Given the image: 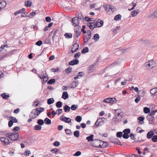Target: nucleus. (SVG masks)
Returning a JSON list of instances; mask_svg holds the SVG:
<instances>
[{"label": "nucleus", "instance_id": "nucleus-1", "mask_svg": "<svg viewBox=\"0 0 157 157\" xmlns=\"http://www.w3.org/2000/svg\"><path fill=\"white\" fill-rule=\"evenodd\" d=\"M6 136L12 140L15 141L19 139V134L17 133H8L6 134Z\"/></svg>", "mask_w": 157, "mask_h": 157}, {"label": "nucleus", "instance_id": "nucleus-2", "mask_svg": "<svg viewBox=\"0 0 157 157\" xmlns=\"http://www.w3.org/2000/svg\"><path fill=\"white\" fill-rule=\"evenodd\" d=\"M103 143L102 141L98 139H95L92 142L91 145L95 147H100L101 146V144Z\"/></svg>", "mask_w": 157, "mask_h": 157}, {"label": "nucleus", "instance_id": "nucleus-3", "mask_svg": "<svg viewBox=\"0 0 157 157\" xmlns=\"http://www.w3.org/2000/svg\"><path fill=\"white\" fill-rule=\"evenodd\" d=\"M94 21L96 27H100L103 25V21L100 19H96L94 20Z\"/></svg>", "mask_w": 157, "mask_h": 157}, {"label": "nucleus", "instance_id": "nucleus-4", "mask_svg": "<svg viewBox=\"0 0 157 157\" xmlns=\"http://www.w3.org/2000/svg\"><path fill=\"white\" fill-rule=\"evenodd\" d=\"M155 62L152 60H150L145 63L144 66H148L149 67L152 68L155 67Z\"/></svg>", "mask_w": 157, "mask_h": 157}, {"label": "nucleus", "instance_id": "nucleus-5", "mask_svg": "<svg viewBox=\"0 0 157 157\" xmlns=\"http://www.w3.org/2000/svg\"><path fill=\"white\" fill-rule=\"evenodd\" d=\"M71 22L74 26H78L79 24V20L77 17H74L72 19Z\"/></svg>", "mask_w": 157, "mask_h": 157}, {"label": "nucleus", "instance_id": "nucleus-6", "mask_svg": "<svg viewBox=\"0 0 157 157\" xmlns=\"http://www.w3.org/2000/svg\"><path fill=\"white\" fill-rule=\"evenodd\" d=\"M60 120L67 123H69L71 121V119L63 115L60 117Z\"/></svg>", "mask_w": 157, "mask_h": 157}, {"label": "nucleus", "instance_id": "nucleus-7", "mask_svg": "<svg viewBox=\"0 0 157 157\" xmlns=\"http://www.w3.org/2000/svg\"><path fill=\"white\" fill-rule=\"evenodd\" d=\"M38 115H37V113L35 109L32 110L31 112V114L30 115L29 117L31 118L34 119L37 117Z\"/></svg>", "mask_w": 157, "mask_h": 157}, {"label": "nucleus", "instance_id": "nucleus-8", "mask_svg": "<svg viewBox=\"0 0 157 157\" xmlns=\"http://www.w3.org/2000/svg\"><path fill=\"white\" fill-rule=\"evenodd\" d=\"M1 141L4 143L5 145H7L9 143V140L7 138L1 137L0 138Z\"/></svg>", "mask_w": 157, "mask_h": 157}, {"label": "nucleus", "instance_id": "nucleus-9", "mask_svg": "<svg viewBox=\"0 0 157 157\" xmlns=\"http://www.w3.org/2000/svg\"><path fill=\"white\" fill-rule=\"evenodd\" d=\"M79 62V61L78 60L73 59L69 63V65H74L78 64Z\"/></svg>", "mask_w": 157, "mask_h": 157}, {"label": "nucleus", "instance_id": "nucleus-10", "mask_svg": "<svg viewBox=\"0 0 157 157\" xmlns=\"http://www.w3.org/2000/svg\"><path fill=\"white\" fill-rule=\"evenodd\" d=\"M87 25L90 28V29H93L94 28H96L94 21L93 22H88Z\"/></svg>", "mask_w": 157, "mask_h": 157}, {"label": "nucleus", "instance_id": "nucleus-11", "mask_svg": "<svg viewBox=\"0 0 157 157\" xmlns=\"http://www.w3.org/2000/svg\"><path fill=\"white\" fill-rule=\"evenodd\" d=\"M154 134V133L152 131H150L148 132L147 134V138L150 139L151 138H152Z\"/></svg>", "mask_w": 157, "mask_h": 157}, {"label": "nucleus", "instance_id": "nucleus-12", "mask_svg": "<svg viewBox=\"0 0 157 157\" xmlns=\"http://www.w3.org/2000/svg\"><path fill=\"white\" fill-rule=\"evenodd\" d=\"M116 100L115 98H109V103H110L111 105L116 103Z\"/></svg>", "mask_w": 157, "mask_h": 157}, {"label": "nucleus", "instance_id": "nucleus-13", "mask_svg": "<svg viewBox=\"0 0 157 157\" xmlns=\"http://www.w3.org/2000/svg\"><path fill=\"white\" fill-rule=\"evenodd\" d=\"M123 117H124L122 115H120V113H118L117 114V117H116L115 120H116V121H121V120L123 119Z\"/></svg>", "mask_w": 157, "mask_h": 157}, {"label": "nucleus", "instance_id": "nucleus-14", "mask_svg": "<svg viewBox=\"0 0 157 157\" xmlns=\"http://www.w3.org/2000/svg\"><path fill=\"white\" fill-rule=\"evenodd\" d=\"M36 113L37 115H39L44 110V109L42 107L38 108L36 109H35Z\"/></svg>", "mask_w": 157, "mask_h": 157}, {"label": "nucleus", "instance_id": "nucleus-15", "mask_svg": "<svg viewBox=\"0 0 157 157\" xmlns=\"http://www.w3.org/2000/svg\"><path fill=\"white\" fill-rule=\"evenodd\" d=\"M149 17H151L152 18H157V9L154 13H152L150 14Z\"/></svg>", "mask_w": 157, "mask_h": 157}, {"label": "nucleus", "instance_id": "nucleus-16", "mask_svg": "<svg viewBox=\"0 0 157 157\" xmlns=\"http://www.w3.org/2000/svg\"><path fill=\"white\" fill-rule=\"evenodd\" d=\"M140 12V10L138 9L136 10H134L132 11L131 13V15L132 17H134L136 16Z\"/></svg>", "mask_w": 157, "mask_h": 157}, {"label": "nucleus", "instance_id": "nucleus-17", "mask_svg": "<svg viewBox=\"0 0 157 157\" xmlns=\"http://www.w3.org/2000/svg\"><path fill=\"white\" fill-rule=\"evenodd\" d=\"M144 117H138L137 118V119L139 120L138 122V123L140 124H143L144 122L143 121L144 120Z\"/></svg>", "mask_w": 157, "mask_h": 157}, {"label": "nucleus", "instance_id": "nucleus-18", "mask_svg": "<svg viewBox=\"0 0 157 157\" xmlns=\"http://www.w3.org/2000/svg\"><path fill=\"white\" fill-rule=\"evenodd\" d=\"M146 118L149 121L154 122L153 121L154 119V117H153V116H150V115L148 114L147 115Z\"/></svg>", "mask_w": 157, "mask_h": 157}, {"label": "nucleus", "instance_id": "nucleus-19", "mask_svg": "<svg viewBox=\"0 0 157 157\" xmlns=\"http://www.w3.org/2000/svg\"><path fill=\"white\" fill-rule=\"evenodd\" d=\"M0 4L1 5V6L0 7V8H1V10H2L5 7L6 5V3L5 1H2V2H0Z\"/></svg>", "mask_w": 157, "mask_h": 157}, {"label": "nucleus", "instance_id": "nucleus-20", "mask_svg": "<svg viewBox=\"0 0 157 157\" xmlns=\"http://www.w3.org/2000/svg\"><path fill=\"white\" fill-rule=\"evenodd\" d=\"M15 51V49L13 50L12 51H10L7 53H5L4 55L5 56V58L6 57H8L10 56L13 54V52Z\"/></svg>", "mask_w": 157, "mask_h": 157}, {"label": "nucleus", "instance_id": "nucleus-21", "mask_svg": "<svg viewBox=\"0 0 157 157\" xmlns=\"http://www.w3.org/2000/svg\"><path fill=\"white\" fill-rule=\"evenodd\" d=\"M62 97L65 100L68 97V95L67 92L66 91L63 92Z\"/></svg>", "mask_w": 157, "mask_h": 157}, {"label": "nucleus", "instance_id": "nucleus-22", "mask_svg": "<svg viewBox=\"0 0 157 157\" xmlns=\"http://www.w3.org/2000/svg\"><path fill=\"white\" fill-rule=\"evenodd\" d=\"M144 95L145 94L144 91L143 90H140L139 91L137 95H138V96L140 97H143L144 96Z\"/></svg>", "mask_w": 157, "mask_h": 157}, {"label": "nucleus", "instance_id": "nucleus-23", "mask_svg": "<svg viewBox=\"0 0 157 157\" xmlns=\"http://www.w3.org/2000/svg\"><path fill=\"white\" fill-rule=\"evenodd\" d=\"M71 108L67 105H65L63 108V109L65 112L67 113L69 112Z\"/></svg>", "mask_w": 157, "mask_h": 157}, {"label": "nucleus", "instance_id": "nucleus-24", "mask_svg": "<svg viewBox=\"0 0 157 157\" xmlns=\"http://www.w3.org/2000/svg\"><path fill=\"white\" fill-rule=\"evenodd\" d=\"M121 16L120 14H118L115 16L114 17V20L117 21L121 19Z\"/></svg>", "mask_w": 157, "mask_h": 157}, {"label": "nucleus", "instance_id": "nucleus-25", "mask_svg": "<svg viewBox=\"0 0 157 157\" xmlns=\"http://www.w3.org/2000/svg\"><path fill=\"white\" fill-rule=\"evenodd\" d=\"M115 11L114 7L111 5H109V12L113 13Z\"/></svg>", "mask_w": 157, "mask_h": 157}, {"label": "nucleus", "instance_id": "nucleus-26", "mask_svg": "<svg viewBox=\"0 0 157 157\" xmlns=\"http://www.w3.org/2000/svg\"><path fill=\"white\" fill-rule=\"evenodd\" d=\"M94 136L93 134L90 135L89 136L87 137L86 138V139L89 142H90L91 141H93V137H94Z\"/></svg>", "mask_w": 157, "mask_h": 157}, {"label": "nucleus", "instance_id": "nucleus-27", "mask_svg": "<svg viewBox=\"0 0 157 157\" xmlns=\"http://www.w3.org/2000/svg\"><path fill=\"white\" fill-rule=\"evenodd\" d=\"M157 92V88H153L151 89L150 91V93L152 95L155 94Z\"/></svg>", "mask_w": 157, "mask_h": 157}, {"label": "nucleus", "instance_id": "nucleus-28", "mask_svg": "<svg viewBox=\"0 0 157 157\" xmlns=\"http://www.w3.org/2000/svg\"><path fill=\"white\" fill-rule=\"evenodd\" d=\"M64 36L67 39L71 38L72 37V34L69 33L65 34Z\"/></svg>", "mask_w": 157, "mask_h": 157}, {"label": "nucleus", "instance_id": "nucleus-29", "mask_svg": "<svg viewBox=\"0 0 157 157\" xmlns=\"http://www.w3.org/2000/svg\"><path fill=\"white\" fill-rule=\"evenodd\" d=\"M1 96L4 99H8L9 97V94H6V93L2 94Z\"/></svg>", "mask_w": 157, "mask_h": 157}, {"label": "nucleus", "instance_id": "nucleus-30", "mask_svg": "<svg viewBox=\"0 0 157 157\" xmlns=\"http://www.w3.org/2000/svg\"><path fill=\"white\" fill-rule=\"evenodd\" d=\"M78 18V19H80L81 20L83 21L84 20V17L82 15V14L81 13H78V17H77Z\"/></svg>", "mask_w": 157, "mask_h": 157}, {"label": "nucleus", "instance_id": "nucleus-31", "mask_svg": "<svg viewBox=\"0 0 157 157\" xmlns=\"http://www.w3.org/2000/svg\"><path fill=\"white\" fill-rule=\"evenodd\" d=\"M99 36L98 34L97 33L94 35L93 39L95 41H97L99 39Z\"/></svg>", "mask_w": 157, "mask_h": 157}, {"label": "nucleus", "instance_id": "nucleus-32", "mask_svg": "<svg viewBox=\"0 0 157 157\" xmlns=\"http://www.w3.org/2000/svg\"><path fill=\"white\" fill-rule=\"evenodd\" d=\"M144 112L146 114H147L150 113V109L148 107H145L144 108Z\"/></svg>", "mask_w": 157, "mask_h": 157}, {"label": "nucleus", "instance_id": "nucleus-33", "mask_svg": "<svg viewBox=\"0 0 157 157\" xmlns=\"http://www.w3.org/2000/svg\"><path fill=\"white\" fill-rule=\"evenodd\" d=\"M91 37V36L90 35H87L86 36H84L83 37L84 40H85L87 42L90 39Z\"/></svg>", "mask_w": 157, "mask_h": 157}, {"label": "nucleus", "instance_id": "nucleus-34", "mask_svg": "<svg viewBox=\"0 0 157 157\" xmlns=\"http://www.w3.org/2000/svg\"><path fill=\"white\" fill-rule=\"evenodd\" d=\"M44 123L47 124H50L51 123V121L48 118H46L44 120Z\"/></svg>", "mask_w": 157, "mask_h": 157}, {"label": "nucleus", "instance_id": "nucleus-35", "mask_svg": "<svg viewBox=\"0 0 157 157\" xmlns=\"http://www.w3.org/2000/svg\"><path fill=\"white\" fill-rule=\"evenodd\" d=\"M54 102V100L53 98H50L48 99L47 103L48 105H51Z\"/></svg>", "mask_w": 157, "mask_h": 157}, {"label": "nucleus", "instance_id": "nucleus-36", "mask_svg": "<svg viewBox=\"0 0 157 157\" xmlns=\"http://www.w3.org/2000/svg\"><path fill=\"white\" fill-rule=\"evenodd\" d=\"M89 51V48L87 47L84 48L81 51V53L84 54L88 52Z\"/></svg>", "mask_w": 157, "mask_h": 157}, {"label": "nucleus", "instance_id": "nucleus-37", "mask_svg": "<svg viewBox=\"0 0 157 157\" xmlns=\"http://www.w3.org/2000/svg\"><path fill=\"white\" fill-rule=\"evenodd\" d=\"M41 126L40 125H36L35 126L34 128V129L35 130L39 131L41 130Z\"/></svg>", "mask_w": 157, "mask_h": 157}, {"label": "nucleus", "instance_id": "nucleus-38", "mask_svg": "<svg viewBox=\"0 0 157 157\" xmlns=\"http://www.w3.org/2000/svg\"><path fill=\"white\" fill-rule=\"evenodd\" d=\"M56 80L54 78L51 79L49 80L48 82L47 83L48 84H52L55 82Z\"/></svg>", "mask_w": 157, "mask_h": 157}, {"label": "nucleus", "instance_id": "nucleus-39", "mask_svg": "<svg viewBox=\"0 0 157 157\" xmlns=\"http://www.w3.org/2000/svg\"><path fill=\"white\" fill-rule=\"evenodd\" d=\"M37 123L39 125L41 126L44 124V122L43 120L40 119L38 120Z\"/></svg>", "mask_w": 157, "mask_h": 157}, {"label": "nucleus", "instance_id": "nucleus-40", "mask_svg": "<svg viewBox=\"0 0 157 157\" xmlns=\"http://www.w3.org/2000/svg\"><path fill=\"white\" fill-rule=\"evenodd\" d=\"M123 133L121 132H118L116 133V136L118 138H121L122 136Z\"/></svg>", "mask_w": 157, "mask_h": 157}, {"label": "nucleus", "instance_id": "nucleus-41", "mask_svg": "<svg viewBox=\"0 0 157 157\" xmlns=\"http://www.w3.org/2000/svg\"><path fill=\"white\" fill-rule=\"evenodd\" d=\"M32 3L31 1H28L27 2H25V6L27 7L31 6Z\"/></svg>", "mask_w": 157, "mask_h": 157}, {"label": "nucleus", "instance_id": "nucleus-42", "mask_svg": "<svg viewBox=\"0 0 157 157\" xmlns=\"http://www.w3.org/2000/svg\"><path fill=\"white\" fill-rule=\"evenodd\" d=\"M119 141V140L117 138H116L115 139V141H110L109 142V145L111 143H113L114 144H118V142Z\"/></svg>", "mask_w": 157, "mask_h": 157}, {"label": "nucleus", "instance_id": "nucleus-43", "mask_svg": "<svg viewBox=\"0 0 157 157\" xmlns=\"http://www.w3.org/2000/svg\"><path fill=\"white\" fill-rule=\"evenodd\" d=\"M152 141L153 142H157V135H155L153 136L151 138Z\"/></svg>", "mask_w": 157, "mask_h": 157}, {"label": "nucleus", "instance_id": "nucleus-44", "mask_svg": "<svg viewBox=\"0 0 157 157\" xmlns=\"http://www.w3.org/2000/svg\"><path fill=\"white\" fill-rule=\"evenodd\" d=\"M62 102L60 101H59L56 103V106L57 108H59L62 107Z\"/></svg>", "mask_w": 157, "mask_h": 157}, {"label": "nucleus", "instance_id": "nucleus-45", "mask_svg": "<svg viewBox=\"0 0 157 157\" xmlns=\"http://www.w3.org/2000/svg\"><path fill=\"white\" fill-rule=\"evenodd\" d=\"M74 136L76 137H78L79 136V132L78 131L76 130L74 132Z\"/></svg>", "mask_w": 157, "mask_h": 157}, {"label": "nucleus", "instance_id": "nucleus-46", "mask_svg": "<svg viewBox=\"0 0 157 157\" xmlns=\"http://www.w3.org/2000/svg\"><path fill=\"white\" fill-rule=\"evenodd\" d=\"M78 108V105H71V109L73 110H75Z\"/></svg>", "mask_w": 157, "mask_h": 157}, {"label": "nucleus", "instance_id": "nucleus-47", "mask_svg": "<svg viewBox=\"0 0 157 157\" xmlns=\"http://www.w3.org/2000/svg\"><path fill=\"white\" fill-rule=\"evenodd\" d=\"M82 119V117L81 116H78L75 118V120L78 122H80Z\"/></svg>", "mask_w": 157, "mask_h": 157}, {"label": "nucleus", "instance_id": "nucleus-48", "mask_svg": "<svg viewBox=\"0 0 157 157\" xmlns=\"http://www.w3.org/2000/svg\"><path fill=\"white\" fill-rule=\"evenodd\" d=\"M123 132L129 134L130 133V130L129 128H126L123 130Z\"/></svg>", "mask_w": 157, "mask_h": 157}, {"label": "nucleus", "instance_id": "nucleus-49", "mask_svg": "<svg viewBox=\"0 0 157 157\" xmlns=\"http://www.w3.org/2000/svg\"><path fill=\"white\" fill-rule=\"evenodd\" d=\"M100 119L99 118L98 119L95 123L94 125L96 126H98L100 125V123H101Z\"/></svg>", "mask_w": 157, "mask_h": 157}, {"label": "nucleus", "instance_id": "nucleus-50", "mask_svg": "<svg viewBox=\"0 0 157 157\" xmlns=\"http://www.w3.org/2000/svg\"><path fill=\"white\" fill-rule=\"evenodd\" d=\"M122 137L124 139H127L129 138V136L128 133H126L124 132L123 135Z\"/></svg>", "mask_w": 157, "mask_h": 157}, {"label": "nucleus", "instance_id": "nucleus-51", "mask_svg": "<svg viewBox=\"0 0 157 157\" xmlns=\"http://www.w3.org/2000/svg\"><path fill=\"white\" fill-rule=\"evenodd\" d=\"M72 70V68L71 67H69L66 69L65 71L68 74Z\"/></svg>", "mask_w": 157, "mask_h": 157}, {"label": "nucleus", "instance_id": "nucleus-52", "mask_svg": "<svg viewBox=\"0 0 157 157\" xmlns=\"http://www.w3.org/2000/svg\"><path fill=\"white\" fill-rule=\"evenodd\" d=\"M66 133L69 135H71L72 134V132L69 129H65V130Z\"/></svg>", "mask_w": 157, "mask_h": 157}, {"label": "nucleus", "instance_id": "nucleus-53", "mask_svg": "<svg viewBox=\"0 0 157 157\" xmlns=\"http://www.w3.org/2000/svg\"><path fill=\"white\" fill-rule=\"evenodd\" d=\"M36 14V13L35 12H32L29 15L28 17L31 18L32 17H34Z\"/></svg>", "mask_w": 157, "mask_h": 157}, {"label": "nucleus", "instance_id": "nucleus-54", "mask_svg": "<svg viewBox=\"0 0 157 157\" xmlns=\"http://www.w3.org/2000/svg\"><path fill=\"white\" fill-rule=\"evenodd\" d=\"M85 19L86 21H92L93 20V18H90L87 17H86Z\"/></svg>", "mask_w": 157, "mask_h": 157}, {"label": "nucleus", "instance_id": "nucleus-55", "mask_svg": "<svg viewBox=\"0 0 157 157\" xmlns=\"http://www.w3.org/2000/svg\"><path fill=\"white\" fill-rule=\"evenodd\" d=\"M76 34V36L78 37L81 34V32L80 30H76V32H75Z\"/></svg>", "mask_w": 157, "mask_h": 157}, {"label": "nucleus", "instance_id": "nucleus-56", "mask_svg": "<svg viewBox=\"0 0 157 157\" xmlns=\"http://www.w3.org/2000/svg\"><path fill=\"white\" fill-rule=\"evenodd\" d=\"M30 154V151L28 150H26L24 153V154L26 156H29Z\"/></svg>", "mask_w": 157, "mask_h": 157}, {"label": "nucleus", "instance_id": "nucleus-57", "mask_svg": "<svg viewBox=\"0 0 157 157\" xmlns=\"http://www.w3.org/2000/svg\"><path fill=\"white\" fill-rule=\"evenodd\" d=\"M81 154V152L80 151H76L75 154L73 155L74 156H79Z\"/></svg>", "mask_w": 157, "mask_h": 157}, {"label": "nucleus", "instance_id": "nucleus-58", "mask_svg": "<svg viewBox=\"0 0 157 157\" xmlns=\"http://www.w3.org/2000/svg\"><path fill=\"white\" fill-rule=\"evenodd\" d=\"M81 55V53L80 52H77L75 53L74 55V58L75 59L77 58V57H79Z\"/></svg>", "mask_w": 157, "mask_h": 157}, {"label": "nucleus", "instance_id": "nucleus-59", "mask_svg": "<svg viewBox=\"0 0 157 157\" xmlns=\"http://www.w3.org/2000/svg\"><path fill=\"white\" fill-rule=\"evenodd\" d=\"M42 42L41 40H39L36 43V44L37 46H40L42 45Z\"/></svg>", "mask_w": 157, "mask_h": 157}, {"label": "nucleus", "instance_id": "nucleus-60", "mask_svg": "<svg viewBox=\"0 0 157 157\" xmlns=\"http://www.w3.org/2000/svg\"><path fill=\"white\" fill-rule=\"evenodd\" d=\"M137 97L136 98L135 100V101L136 103H137L138 102H139V101L140 100V97L138 96V95H137Z\"/></svg>", "mask_w": 157, "mask_h": 157}, {"label": "nucleus", "instance_id": "nucleus-61", "mask_svg": "<svg viewBox=\"0 0 157 157\" xmlns=\"http://www.w3.org/2000/svg\"><path fill=\"white\" fill-rule=\"evenodd\" d=\"M53 145L55 146L58 147L60 145V143L59 142L56 141L53 143Z\"/></svg>", "mask_w": 157, "mask_h": 157}, {"label": "nucleus", "instance_id": "nucleus-62", "mask_svg": "<svg viewBox=\"0 0 157 157\" xmlns=\"http://www.w3.org/2000/svg\"><path fill=\"white\" fill-rule=\"evenodd\" d=\"M20 128L18 126H16L14 127L13 129V132H16L18 131Z\"/></svg>", "mask_w": 157, "mask_h": 157}, {"label": "nucleus", "instance_id": "nucleus-63", "mask_svg": "<svg viewBox=\"0 0 157 157\" xmlns=\"http://www.w3.org/2000/svg\"><path fill=\"white\" fill-rule=\"evenodd\" d=\"M13 124V121L12 120H10L8 122V126L9 127H11Z\"/></svg>", "mask_w": 157, "mask_h": 157}, {"label": "nucleus", "instance_id": "nucleus-64", "mask_svg": "<svg viewBox=\"0 0 157 157\" xmlns=\"http://www.w3.org/2000/svg\"><path fill=\"white\" fill-rule=\"evenodd\" d=\"M51 151L53 153H55L57 152L58 150L56 148H55L53 149H52L51 150Z\"/></svg>", "mask_w": 157, "mask_h": 157}]
</instances>
